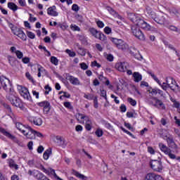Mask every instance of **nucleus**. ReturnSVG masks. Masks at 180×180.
<instances>
[{
  "instance_id": "52",
  "label": "nucleus",
  "mask_w": 180,
  "mask_h": 180,
  "mask_svg": "<svg viewBox=\"0 0 180 180\" xmlns=\"http://www.w3.org/2000/svg\"><path fill=\"white\" fill-rule=\"evenodd\" d=\"M158 94L162 96V98H164L165 99L166 96L165 94H164V91L160 89H158Z\"/></svg>"
},
{
  "instance_id": "4",
  "label": "nucleus",
  "mask_w": 180,
  "mask_h": 180,
  "mask_svg": "<svg viewBox=\"0 0 180 180\" xmlns=\"http://www.w3.org/2000/svg\"><path fill=\"white\" fill-rule=\"evenodd\" d=\"M15 90L10 92L9 94H7L6 96V99L11 102L13 106H15L16 108H22V105H20V99L16 96H15Z\"/></svg>"
},
{
  "instance_id": "19",
  "label": "nucleus",
  "mask_w": 180,
  "mask_h": 180,
  "mask_svg": "<svg viewBox=\"0 0 180 180\" xmlns=\"http://www.w3.org/2000/svg\"><path fill=\"white\" fill-rule=\"evenodd\" d=\"M47 13H48V15H49V16H58V13L56 11V6L49 7L47 9Z\"/></svg>"
},
{
  "instance_id": "64",
  "label": "nucleus",
  "mask_w": 180,
  "mask_h": 180,
  "mask_svg": "<svg viewBox=\"0 0 180 180\" xmlns=\"http://www.w3.org/2000/svg\"><path fill=\"white\" fill-rule=\"evenodd\" d=\"M108 61H113V55L109 54L107 56Z\"/></svg>"
},
{
  "instance_id": "54",
  "label": "nucleus",
  "mask_w": 180,
  "mask_h": 180,
  "mask_svg": "<svg viewBox=\"0 0 180 180\" xmlns=\"http://www.w3.org/2000/svg\"><path fill=\"white\" fill-rule=\"evenodd\" d=\"M72 10H73L75 12H78L79 11V6L77 4H73L72 6Z\"/></svg>"
},
{
  "instance_id": "37",
  "label": "nucleus",
  "mask_w": 180,
  "mask_h": 180,
  "mask_svg": "<svg viewBox=\"0 0 180 180\" xmlns=\"http://www.w3.org/2000/svg\"><path fill=\"white\" fill-rule=\"evenodd\" d=\"M78 54H80V56H82V57L85 56V54H86V51L84 48L79 47L77 51Z\"/></svg>"
},
{
  "instance_id": "21",
  "label": "nucleus",
  "mask_w": 180,
  "mask_h": 180,
  "mask_svg": "<svg viewBox=\"0 0 180 180\" xmlns=\"http://www.w3.org/2000/svg\"><path fill=\"white\" fill-rule=\"evenodd\" d=\"M154 101H155V103L153 104L155 108H162V109H165V105H164V103H162L161 100L158 99V98H155Z\"/></svg>"
},
{
  "instance_id": "44",
  "label": "nucleus",
  "mask_w": 180,
  "mask_h": 180,
  "mask_svg": "<svg viewBox=\"0 0 180 180\" xmlns=\"http://www.w3.org/2000/svg\"><path fill=\"white\" fill-rule=\"evenodd\" d=\"M96 136H97V137H102L103 136V131L101 129H98L96 131Z\"/></svg>"
},
{
  "instance_id": "2",
  "label": "nucleus",
  "mask_w": 180,
  "mask_h": 180,
  "mask_svg": "<svg viewBox=\"0 0 180 180\" xmlns=\"http://www.w3.org/2000/svg\"><path fill=\"white\" fill-rule=\"evenodd\" d=\"M0 82L3 89H4L7 94H11V92H13V91H15L13 89L12 82H11V80H9V79L6 78L5 76L0 77Z\"/></svg>"
},
{
  "instance_id": "7",
  "label": "nucleus",
  "mask_w": 180,
  "mask_h": 180,
  "mask_svg": "<svg viewBox=\"0 0 180 180\" xmlns=\"http://www.w3.org/2000/svg\"><path fill=\"white\" fill-rule=\"evenodd\" d=\"M131 32L132 34L136 39H139V40L144 41L146 40V36H144V34L143 32H141V30L136 25H133L131 27Z\"/></svg>"
},
{
  "instance_id": "28",
  "label": "nucleus",
  "mask_w": 180,
  "mask_h": 180,
  "mask_svg": "<svg viewBox=\"0 0 180 180\" xmlns=\"http://www.w3.org/2000/svg\"><path fill=\"white\" fill-rule=\"evenodd\" d=\"M89 32L96 39H97L99 33L101 32L98 31L96 29H95L94 27L89 28Z\"/></svg>"
},
{
  "instance_id": "40",
  "label": "nucleus",
  "mask_w": 180,
  "mask_h": 180,
  "mask_svg": "<svg viewBox=\"0 0 180 180\" xmlns=\"http://www.w3.org/2000/svg\"><path fill=\"white\" fill-rule=\"evenodd\" d=\"M170 13H173V15H176L177 18H179L180 16V13L178 10L176 8H172L170 10Z\"/></svg>"
},
{
  "instance_id": "18",
  "label": "nucleus",
  "mask_w": 180,
  "mask_h": 180,
  "mask_svg": "<svg viewBox=\"0 0 180 180\" xmlns=\"http://www.w3.org/2000/svg\"><path fill=\"white\" fill-rule=\"evenodd\" d=\"M10 50L11 53H15L17 58H18L19 60H22V58H23V53L19 50H16V47L11 46Z\"/></svg>"
},
{
  "instance_id": "34",
  "label": "nucleus",
  "mask_w": 180,
  "mask_h": 180,
  "mask_svg": "<svg viewBox=\"0 0 180 180\" xmlns=\"http://www.w3.org/2000/svg\"><path fill=\"white\" fill-rule=\"evenodd\" d=\"M4 108H6V109H7V110L10 112V113H11V119H15V114L12 113V108H11V105L6 104L4 105Z\"/></svg>"
},
{
  "instance_id": "30",
  "label": "nucleus",
  "mask_w": 180,
  "mask_h": 180,
  "mask_svg": "<svg viewBox=\"0 0 180 180\" xmlns=\"http://www.w3.org/2000/svg\"><path fill=\"white\" fill-rule=\"evenodd\" d=\"M9 167L10 168H15V169H19V167L15 162L14 160L10 159L8 161Z\"/></svg>"
},
{
  "instance_id": "26",
  "label": "nucleus",
  "mask_w": 180,
  "mask_h": 180,
  "mask_svg": "<svg viewBox=\"0 0 180 180\" xmlns=\"http://www.w3.org/2000/svg\"><path fill=\"white\" fill-rule=\"evenodd\" d=\"M133 77L134 82H140L143 79V76L139 72H134Z\"/></svg>"
},
{
  "instance_id": "56",
  "label": "nucleus",
  "mask_w": 180,
  "mask_h": 180,
  "mask_svg": "<svg viewBox=\"0 0 180 180\" xmlns=\"http://www.w3.org/2000/svg\"><path fill=\"white\" fill-rule=\"evenodd\" d=\"M80 68L82 70H88V65L85 63H80Z\"/></svg>"
},
{
  "instance_id": "13",
  "label": "nucleus",
  "mask_w": 180,
  "mask_h": 180,
  "mask_svg": "<svg viewBox=\"0 0 180 180\" xmlns=\"http://www.w3.org/2000/svg\"><path fill=\"white\" fill-rule=\"evenodd\" d=\"M15 127H17L18 130L21 131L22 134H24V136H26V133H29V128H30V127L29 126L26 127L20 122H16Z\"/></svg>"
},
{
  "instance_id": "22",
  "label": "nucleus",
  "mask_w": 180,
  "mask_h": 180,
  "mask_svg": "<svg viewBox=\"0 0 180 180\" xmlns=\"http://www.w3.org/2000/svg\"><path fill=\"white\" fill-rule=\"evenodd\" d=\"M55 141L58 144V146H60V147H65V146H67L65 140H64V139L60 136H56V139Z\"/></svg>"
},
{
  "instance_id": "59",
  "label": "nucleus",
  "mask_w": 180,
  "mask_h": 180,
  "mask_svg": "<svg viewBox=\"0 0 180 180\" xmlns=\"http://www.w3.org/2000/svg\"><path fill=\"white\" fill-rule=\"evenodd\" d=\"M167 141L168 144H172V146L175 144V142L174 141V139L172 138H167Z\"/></svg>"
},
{
  "instance_id": "11",
  "label": "nucleus",
  "mask_w": 180,
  "mask_h": 180,
  "mask_svg": "<svg viewBox=\"0 0 180 180\" xmlns=\"http://www.w3.org/2000/svg\"><path fill=\"white\" fill-rule=\"evenodd\" d=\"M37 105L38 106H40V108H44L43 110H44V113H45V115H47L49 112H50V110L51 109V105H50V103L46 101L38 103Z\"/></svg>"
},
{
  "instance_id": "43",
  "label": "nucleus",
  "mask_w": 180,
  "mask_h": 180,
  "mask_svg": "<svg viewBox=\"0 0 180 180\" xmlns=\"http://www.w3.org/2000/svg\"><path fill=\"white\" fill-rule=\"evenodd\" d=\"M44 71H46V70L44 69V68L39 66L38 68V77L39 78H40V77H41V72H44Z\"/></svg>"
},
{
  "instance_id": "45",
  "label": "nucleus",
  "mask_w": 180,
  "mask_h": 180,
  "mask_svg": "<svg viewBox=\"0 0 180 180\" xmlns=\"http://www.w3.org/2000/svg\"><path fill=\"white\" fill-rule=\"evenodd\" d=\"M65 53H67V54H68V56H69L70 57H75V56H76L75 52L72 51L70 50V49H66Z\"/></svg>"
},
{
  "instance_id": "49",
  "label": "nucleus",
  "mask_w": 180,
  "mask_h": 180,
  "mask_svg": "<svg viewBox=\"0 0 180 180\" xmlns=\"http://www.w3.org/2000/svg\"><path fill=\"white\" fill-rule=\"evenodd\" d=\"M101 96L105 98V101H108V96H106V91L101 90Z\"/></svg>"
},
{
  "instance_id": "58",
  "label": "nucleus",
  "mask_w": 180,
  "mask_h": 180,
  "mask_svg": "<svg viewBox=\"0 0 180 180\" xmlns=\"http://www.w3.org/2000/svg\"><path fill=\"white\" fill-rule=\"evenodd\" d=\"M43 151H44V148L42 146H39L37 148V153H39V154H41Z\"/></svg>"
},
{
  "instance_id": "61",
  "label": "nucleus",
  "mask_w": 180,
  "mask_h": 180,
  "mask_svg": "<svg viewBox=\"0 0 180 180\" xmlns=\"http://www.w3.org/2000/svg\"><path fill=\"white\" fill-rule=\"evenodd\" d=\"M30 61V58L27 57L22 58V63H24V64H27L29 63Z\"/></svg>"
},
{
  "instance_id": "5",
  "label": "nucleus",
  "mask_w": 180,
  "mask_h": 180,
  "mask_svg": "<svg viewBox=\"0 0 180 180\" xmlns=\"http://www.w3.org/2000/svg\"><path fill=\"white\" fill-rule=\"evenodd\" d=\"M8 26L10 29L11 30V32L13 33V34H15V36H18L21 40H23L24 41H26V34L22 30V29L18 28V27H15L13 24L9 23Z\"/></svg>"
},
{
  "instance_id": "39",
  "label": "nucleus",
  "mask_w": 180,
  "mask_h": 180,
  "mask_svg": "<svg viewBox=\"0 0 180 180\" xmlns=\"http://www.w3.org/2000/svg\"><path fill=\"white\" fill-rule=\"evenodd\" d=\"M110 40L116 46V47L119 44V43L122 42V39H119L117 38H111Z\"/></svg>"
},
{
  "instance_id": "14",
  "label": "nucleus",
  "mask_w": 180,
  "mask_h": 180,
  "mask_svg": "<svg viewBox=\"0 0 180 180\" xmlns=\"http://www.w3.org/2000/svg\"><path fill=\"white\" fill-rule=\"evenodd\" d=\"M153 19L159 25H164V23H165V17H164V13H160L157 15L155 14Z\"/></svg>"
},
{
  "instance_id": "36",
  "label": "nucleus",
  "mask_w": 180,
  "mask_h": 180,
  "mask_svg": "<svg viewBox=\"0 0 180 180\" xmlns=\"http://www.w3.org/2000/svg\"><path fill=\"white\" fill-rule=\"evenodd\" d=\"M157 97H150L146 98V102L148 103V105H153L154 106L155 103L153 101H154V98Z\"/></svg>"
},
{
  "instance_id": "31",
  "label": "nucleus",
  "mask_w": 180,
  "mask_h": 180,
  "mask_svg": "<svg viewBox=\"0 0 180 180\" xmlns=\"http://www.w3.org/2000/svg\"><path fill=\"white\" fill-rule=\"evenodd\" d=\"M34 176L37 180H43L46 178V176L41 172H38L37 174L36 173H34Z\"/></svg>"
},
{
  "instance_id": "38",
  "label": "nucleus",
  "mask_w": 180,
  "mask_h": 180,
  "mask_svg": "<svg viewBox=\"0 0 180 180\" xmlns=\"http://www.w3.org/2000/svg\"><path fill=\"white\" fill-rule=\"evenodd\" d=\"M51 63L54 65H58V59H57L56 56H51Z\"/></svg>"
},
{
  "instance_id": "20",
  "label": "nucleus",
  "mask_w": 180,
  "mask_h": 180,
  "mask_svg": "<svg viewBox=\"0 0 180 180\" xmlns=\"http://www.w3.org/2000/svg\"><path fill=\"white\" fill-rule=\"evenodd\" d=\"M117 47L119 49V50H122V51H126L129 49V45L124 42L123 40L121 39V42H119Z\"/></svg>"
},
{
  "instance_id": "23",
  "label": "nucleus",
  "mask_w": 180,
  "mask_h": 180,
  "mask_svg": "<svg viewBox=\"0 0 180 180\" xmlns=\"http://www.w3.org/2000/svg\"><path fill=\"white\" fill-rule=\"evenodd\" d=\"M107 11H108V12L112 15V16H115V18H117L118 19H122V16H120V15H119V13H117V12H116L115 10H113V8H112L110 6H107L106 7Z\"/></svg>"
},
{
  "instance_id": "42",
  "label": "nucleus",
  "mask_w": 180,
  "mask_h": 180,
  "mask_svg": "<svg viewBox=\"0 0 180 180\" xmlns=\"http://www.w3.org/2000/svg\"><path fill=\"white\" fill-rule=\"evenodd\" d=\"M148 74H149V75H150V77H152L154 81H155L158 84L160 83V79H158V78L157 77V76H155V75H154V73L148 72Z\"/></svg>"
},
{
  "instance_id": "46",
  "label": "nucleus",
  "mask_w": 180,
  "mask_h": 180,
  "mask_svg": "<svg viewBox=\"0 0 180 180\" xmlns=\"http://www.w3.org/2000/svg\"><path fill=\"white\" fill-rule=\"evenodd\" d=\"M128 102L131 105V106H136V105H137L136 100H134L131 98H128Z\"/></svg>"
},
{
  "instance_id": "12",
  "label": "nucleus",
  "mask_w": 180,
  "mask_h": 180,
  "mask_svg": "<svg viewBox=\"0 0 180 180\" xmlns=\"http://www.w3.org/2000/svg\"><path fill=\"white\" fill-rule=\"evenodd\" d=\"M29 122L33 123L35 126H41L43 124V120L41 117L37 116H30L28 117Z\"/></svg>"
},
{
  "instance_id": "60",
  "label": "nucleus",
  "mask_w": 180,
  "mask_h": 180,
  "mask_svg": "<svg viewBox=\"0 0 180 180\" xmlns=\"http://www.w3.org/2000/svg\"><path fill=\"white\" fill-rule=\"evenodd\" d=\"M27 147L29 150H33V141H30L27 144Z\"/></svg>"
},
{
  "instance_id": "51",
  "label": "nucleus",
  "mask_w": 180,
  "mask_h": 180,
  "mask_svg": "<svg viewBox=\"0 0 180 180\" xmlns=\"http://www.w3.org/2000/svg\"><path fill=\"white\" fill-rule=\"evenodd\" d=\"M27 36L30 38V39H34V37H36V35L34 34V33L32 32H27Z\"/></svg>"
},
{
  "instance_id": "8",
  "label": "nucleus",
  "mask_w": 180,
  "mask_h": 180,
  "mask_svg": "<svg viewBox=\"0 0 180 180\" xmlns=\"http://www.w3.org/2000/svg\"><path fill=\"white\" fill-rule=\"evenodd\" d=\"M77 120L78 121L85 120V122H86V125H85L86 129H87L88 131H91V129H92V122L90 121L89 117H88V116L84 115L81 113H79L77 115Z\"/></svg>"
},
{
  "instance_id": "55",
  "label": "nucleus",
  "mask_w": 180,
  "mask_h": 180,
  "mask_svg": "<svg viewBox=\"0 0 180 180\" xmlns=\"http://www.w3.org/2000/svg\"><path fill=\"white\" fill-rule=\"evenodd\" d=\"M92 67H97V68H101V64L98 63L96 60H94V62L91 63Z\"/></svg>"
},
{
  "instance_id": "53",
  "label": "nucleus",
  "mask_w": 180,
  "mask_h": 180,
  "mask_svg": "<svg viewBox=\"0 0 180 180\" xmlns=\"http://www.w3.org/2000/svg\"><path fill=\"white\" fill-rule=\"evenodd\" d=\"M104 32L105 33H106V34H110V33L112 32V28L109 27H105L104 28Z\"/></svg>"
},
{
  "instance_id": "48",
  "label": "nucleus",
  "mask_w": 180,
  "mask_h": 180,
  "mask_svg": "<svg viewBox=\"0 0 180 180\" xmlns=\"http://www.w3.org/2000/svg\"><path fill=\"white\" fill-rule=\"evenodd\" d=\"M58 27L62 29V30H65L66 29H68V25L65 23H59Z\"/></svg>"
},
{
  "instance_id": "27",
  "label": "nucleus",
  "mask_w": 180,
  "mask_h": 180,
  "mask_svg": "<svg viewBox=\"0 0 180 180\" xmlns=\"http://www.w3.org/2000/svg\"><path fill=\"white\" fill-rule=\"evenodd\" d=\"M72 174H73V175L77 176V178H79V179H82V180L88 179V177H86V176H85L84 174H81L79 172H78L76 170H72Z\"/></svg>"
},
{
  "instance_id": "6",
  "label": "nucleus",
  "mask_w": 180,
  "mask_h": 180,
  "mask_svg": "<svg viewBox=\"0 0 180 180\" xmlns=\"http://www.w3.org/2000/svg\"><path fill=\"white\" fill-rule=\"evenodd\" d=\"M17 89L24 99H27V101H32V96H30V93H29L27 88L21 85H17Z\"/></svg>"
},
{
  "instance_id": "50",
  "label": "nucleus",
  "mask_w": 180,
  "mask_h": 180,
  "mask_svg": "<svg viewBox=\"0 0 180 180\" xmlns=\"http://www.w3.org/2000/svg\"><path fill=\"white\" fill-rule=\"evenodd\" d=\"M148 92L151 95H157V94H158V89H153L152 90H148Z\"/></svg>"
},
{
  "instance_id": "10",
  "label": "nucleus",
  "mask_w": 180,
  "mask_h": 180,
  "mask_svg": "<svg viewBox=\"0 0 180 180\" xmlns=\"http://www.w3.org/2000/svg\"><path fill=\"white\" fill-rule=\"evenodd\" d=\"M150 167L153 171H156V172H161L162 171V162L160 160H152L150 162Z\"/></svg>"
},
{
  "instance_id": "57",
  "label": "nucleus",
  "mask_w": 180,
  "mask_h": 180,
  "mask_svg": "<svg viewBox=\"0 0 180 180\" xmlns=\"http://www.w3.org/2000/svg\"><path fill=\"white\" fill-rule=\"evenodd\" d=\"M97 25L98 27H100L101 29H102V27H104L105 26V24L103 23V22L101 21V20H98L97 21Z\"/></svg>"
},
{
  "instance_id": "3",
  "label": "nucleus",
  "mask_w": 180,
  "mask_h": 180,
  "mask_svg": "<svg viewBox=\"0 0 180 180\" xmlns=\"http://www.w3.org/2000/svg\"><path fill=\"white\" fill-rule=\"evenodd\" d=\"M131 16H133V18H131V22L135 23L138 27H141V29H143V30H150V25L143 19L136 17L134 14H131Z\"/></svg>"
},
{
  "instance_id": "25",
  "label": "nucleus",
  "mask_w": 180,
  "mask_h": 180,
  "mask_svg": "<svg viewBox=\"0 0 180 180\" xmlns=\"http://www.w3.org/2000/svg\"><path fill=\"white\" fill-rule=\"evenodd\" d=\"M159 147L162 151V153H165L166 155L169 154L171 153V149H169L167 146H165L164 143H159Z\"/></svg>"
},
{
  "instance_id": "33",
  "label": "nucleus",
  "mask_w": 180,
  "mask_h": 180,
  "mask_svg": "<svg viewBox=\"0 0 180 180\" xmlns=\"http://www.w3.org/2000/svg\"><path fill=\"white\" fill-rule=\"evenodd\" d=\"M96 39H98V40H101V41H106V40H108L106 36L101 32L98 33V35L96 37Z\"/></svg>"
},
{
  "instance_id": "9",
  "label": "nucleus",
  "mask_w": 180,
  "mask_h": 180,
  "mask_svg": "<svg viewBox=\"0 0 180 180\" xmlns=\"http://www.w3.org/2000/svg\"><path fill=\"white\" fill-rule=\"evenodd\" d=\"M37 137H43V134L38 132L37 131H34L32 127L29 128V131L25 134V137L29 139L30 140H34Z\"/></svg>"
},
{
  "instance_id": "35",
  "label": "nucleus",
  "mask_w": 180,
  "mask_h": 180,
  "mask_svg": "<svg viewBox=\"0 0 180 180\" xmlns=\"http://www.w3.org/2000/svg\"><path fill=\"white\" fill-rule=\"evenodd\" d=\"M50 155H51V149H47L44 153V158L45 160H47L49 158Z\"/></svg>"
},
{
  "instance_id": "17",
  "label": "nucleus",
  "mask_w": 180,
  "mask_h": 180,
  "mask_svg": "<svg viewBox=\"0 0 180 180\" xmlns=\"http://www.w3.org/2000/svg\"><path fill=\"white\" fill-rule=\"evenodd\" d=\"M68 79L70 82V84H72V85H81V82L79 81V79H78L77 77L70 75L68 77Z\"/></svg>"
},
{
  "instance_id": "62",
  "label": "nucleus",
  "mask_w": 180,
  "mask_h": 180,
  "mask_svg": "<svg viewBox=\"0 0 180 180\" xmlns=\"http://www.w3.org/2000/svg\"><path fill=\"white\" fill-rule=\"evenodd\" d=\"M120 110H121V112H126L127 108H126V105H125L124 104L121 105V106H120Z\"/></svg>"
},
{
  "instance_id": "24",
  "label": "nucleus",
  "mask_w": 180,
  "mask_h": 180,
  "mask_svg": "<svg viewBox=\"0 0 180 180\" xmlns=\"http://www.w3.org/2000/svg\"><path fill=\"white\" fill-rule=\"evenodd\" d=\"M146 178H148V179H152V180H164V179H162V176H160V175H155L154 174H148L146 176Z\"/></svg>"
},
{
  "instance_id": "47",
  "label": "nucleus",
  "mask_w": 180,
  "mask_h": 180,
  "mask_svg": "<svg viewBox=\"0 0 180 180\" xmlns=\"http://www.w3.org/2000/svg\"><path fill=\"white\" fill-rule=\"evenodd\" d=\"M64 106H65V108H67L68 109H70V110L74 109V107L72 106V105H71V103H70V102H65Z\"/></svg>"
},
{
  "instance_id": "32",
  "label": "nucleus",
  "mask_w": 180,
  "mask_h": 180,
  "mask_svg": "<svg viewBox=\"0 0 180 180\" xmlns=\"http://www.w3.org/2000/svg\"><path fill=\"white\" fill-rule=\"evenodd\" d=\"M8 8L11 9V11H13V12H16V11H18V6L13 2L8 3Z\"/></svg>"
},
{
  "instance_id": "41",
  "label": "nucleus",
  "mask_w": 180,
  "mask_h": 180,
  "mask_svg": "<svg viewBox=\"0 0 180 180\" xmlns=\"http://www.w3.org/2000/svg\"><path fill=\"white\" fill-rule=\"evenodd\" d=\"M70 29H72V30H73V32H80L81 31V28H79V27H78L75 25H71Z\"/></svg>"
},
{
  "instance_id": "29",
  "label": "nucleus",
  "mask_w": 180,
  "mask_h": 180,
  "mask_svg": "<svg viewBox=\"0 0 180 180\" xmlns=\"http://www.w3.org/2000/svg\"><path fill=\"white\" fill-rule=\"evenodd\" d=\"M146 13L148 16H149V18H151L152 19L155 15V13L153 11V9H151V8L148 6L146 7Z\"/></svg>"
},
{
  "instance_id": "16",
  "label": "nucleus",
  "mask_w": 180,
  "mask_h": 180,
  "mask_svg": "<svg viewBox=\"0 0 180 180\" xmlns=\"http://www.w3.org/2000/svg\"><path fill=\"white\" fill-rule=\"evenodd\" d=\"M0 133H2V134H4V136H6V137H8V139L13 140V141H18L16 136L12 135L11 133L6 131V130H5V129H4L1 127H0Z\"/></svg>"
},
{
  "instance_id": "1",
  "label": "nucleus",
  "mask_w": 180,
  "mask_h": 180,
  "mask_svg": "<svg viewBox=\"0 0 180 180\" xmlns=\"http://www.w3.org/2000/svg\"><path fill=\"white\" fill-rule=\"evenodd\" d=\"M158 85L163 89V91H166L169 88L173 92H175L176 94L177 92H180V87L179 85H178V83H176V81L174 79L173 77H167L166 78V82L161 83V82H159L158 83Z\"/></svg>"
},
{
  "instance_id": "15",
  "label": "nucleus",
  "mask_w": 180,
  "mask_h": 180,
  "mask_svg": "<svg viewBox=\"0 0 180 180\" xmlns=\"http://www.w3.org/2000/svg\"><path fill=\"white\" fill-rule=\"evenodd\" d=\"M115 68L120 72H126L127 71V63L125 62H120L115 64Z\"/></svg>"
},
{
  "instance_id": "63",
  "label": "nucleus",
  "mask_w": 180,
  "mask_h": 180,
  "mask_svg": "<svg viewBox=\"0 0 180 180\" xmlns=\"http://www.w3.org/2000/svg\"><path fill=\"white\" fill-rule=\"evenodd\" d=\"M148 151L150 154H155V151L152 147H148Z\"/></svg>"
}]
</instances>
